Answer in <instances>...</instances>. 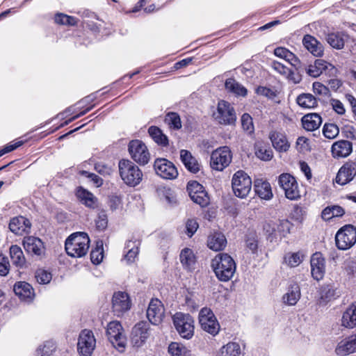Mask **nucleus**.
Returning <instances> with one entry per match:
<instances>
[{
    "mask_svg": "<svg viewBox=\"0 0 356 356\" xmlns=\"http://www.w3.org/2000/svg\"><path fill=\"white\" fill-rule=\"evenodd\" d=\"M168 352L171 356H189V350L182 344L171 343L168 347Z\"/></svg>",
    "mask_w": 356,
    "mask_h": 356,
    "instance_id": "nucleus-47",
    "label": "nucleus"
},
{
    "mask_svg": "<svg viewBox=\"0 0 356 356\" xmlns=\"http://www.w3.org/2000/svg\"><path fill=\"white\" fill-rule=\"evenodd\" d=\"M22 144V141H17L13 144L6 145L3 149H0V157L6 153H8L17 149V147H20Z\"/></svg>",
    "mask_w": 356,
    "mask_h": 356,
    "instance_id": "nucleus-63",
    "label": "nucleus"
},
{
    "mask_svg": "<svg viewBox=\"0 0 356 356\" xmlns=\"http://www.w3.org/2000/svg\"><path fill=\"white\" fill-rule=\"evenodd\" d=\"M165 309L162 302L157 298L152 299L147 309V317L152 325H159L164 317Z\"/></svg>",
    "mask_w": 356,
    "mask_h": 356,
    "instance_id": "nucleus-17",
    "label": "nucleus"
},
{
    "mask_svg": "<svg viewBox=\"0 0 356 356\" xmlns=\"http://www.w3.org/2000/svg\"><path fill=\"white\" fill-rule=\"evenodd\" d=\"M35 278L37 282L41 284H47L51 280L52 276L51 273L44 270L38 269L35 272Z\"/></svg>",
    "mask_w": 356,
    "mask_h": 356,
    "instance_id": "nucleus-52",
    "label": "nucleus"
},
{
    "mask_svg": "<svg viewBox=\"0 0 356 356\" xmlns=\"http://www.w3.org/2000/svg\"><path fill=\"white\" fill-rule=\"evenodd\" d=\"M10 270V263L8 257L0 252V275L6 276Z\"/></svg>",
    "mask_w": 356,
    "mask_h": 356,
    "instance_id": "nucleus-59",
    "label": "nucleus"
},
{
    "mask_svg": "<svg viewBox=\"0 0 356 356\" xmlns=\"http://www.w3.org/2000/svg\"><path fill=\"white\" fill-rule=\"evenodd\" d=\"M305 254L302 252H289L284 256L285 264L291 268L299 266L303 261Z\"/></svg>",
    "mask_w": 356,
    "mask_h": 356,
    "instance_id": "nucleus-44",
    "label": "nucleus"
},
{
    "mask_svg": "<svg viewBox=\"0 0 356 356\" xmlns=\"http://www.w3.org/2000/svg\"><path fill=\"white\" fill-rule=\"evenodd\" d=\"M300 298V289L298 284H291L283 297V302L290 306L295 305Z\"/></svg>",
    "mask_w": 356,
    "mask_h": 356,
    "instance_id": "nucleus-35",
    "label": "nucleus"
},
{
    "mask_svg": "<svg viewBox=\"0 0 356 356\" xmlns=\"http://www.w3.org/2000/svg\"><path fill=\"white\" fill-rule=\"evenodd\" d=\"M304 47L314 56L320 57L323 54V46L314 36L306 35L302 39Z\"/></svg>",
    "mask_w": 356,
    "mask_h": 356,
    "instance_id": "nucleus-27",
    "label": "nucleus"
},
{
    "mask_svg": "<svg viewBox=\"0 0 356 356\" xmlns=\"http://www.w3.org/2000/svg\"><path fill=\"white\" fill-rule=\"evenodd\" d=\"M165 121L171 129H179L181 127L180 117L176 113H168L165 116Z\"/></svg>",
    "mask_w": 356,
    "mask_h": 356,
    "instance_id": "nucleus-49",
    "label": "nucleus"
},
{
    "mask_svg": "<svg viewBox=\"0 0 356 356\" xmlns=\"http://www.w3.org/2000/svg\"><path fill=\"white\" fill-rule=\"evenodd\" d=\"M322 124V119L319 114L313 113L305 115L302 118L303 128L309 131L316 130Z\"/></svg>",
    "mask_w": 356,
    "mask_h": 356,
    "instance_id": "nucleus-28",
    "label": "nucleus"
},
{
    "mask_svg": "<svg viewBox=\"0 0 356 356\" xmlns=\"http://www.w3.org/2000/svg\"><path fill=\"white\" fill-rule=\"evenodd\" d=\"M335 242L339 250L350 248L356 243V228L351 225L342 227L336 234Z\"/></svg>",
    "mask_w": 356,
    "mask_h": 356,
    "instance_id": "nucleus-8",
    "label": "nucleus"
},
{
    "mask_svg": "<svg viewBox=\"0 0 356 356\" xmlns=\"http://www.w3.org/2000/svg\"><path fill=\"white\" fill-rule=\"evenodd\" d=\"M355 175L356 164L346 163L339 169L336 177V182L341 186L345 185L352 181Z\"/></svg>",
    "mask_w": 356,
    "mask_h": 356,
    "instance_id": "nucleus-22",
    "label": "nucleus"
},
{
    "mask_svg": "<svg viewBox=\"0 0 356 356\" xmlns=\"http://www.w3.org/2000/svg\"><path fill=\"white\" fill-rule=\"evenodd\" d=\"M256 156L263 161H269L271 159L273 154L270 150L260 147L255 151Z\"/></svg>",
    "mask_w": 356,
    "mask_h": 356,
    "instance_id": "nucleus-61",
    "label": "nucleus"
},
{
    "mask_svg": "<svg viewBox=\"0 0 356 356\" xmlns=\"http://www.w3.org/2000/svg\"><path fill=\"white\" fill-rule=\"evenodd\" d=\"M269 138L273 147L280 152H286L290 147L286 136L282 131H271L269 134Z\"/></svg>",
    "mask_w": 356,
    "mask_h": 356,
    "instance_id": "nucleus-24",
    "label": "nucleus"
},
{
    "mask_svg": "<svg viewBox=\"0 0 356 356\" xmlns=\"http://www.w3.org/2000/svg\"><path fill=\"white\" fill-rule=\"evenodd\" d=\"M199 225L197 221L194 219H189L186 223V234L188 236L191 237L197 231Z\"/></svg>",
    "mask_w": 356,
    "mask_h": 356,
    "instance_id": "nucleus-62",
    "label": "nucleus"
},
{
    "mask_svg": "<svg viewBox=\"0 0 356 356\" xmlns=\"http://www.w3.org/2000/svg\"><path fill=\"white\" fill-rule=\"evenodd\" d=\"M76 196L80 202L89 208L94 209L97 206V199L90 192L79 188Z\"/></svg>",
    "mask_w": 356,
    "mask_h": 356,
    "instance_id": "nucleus-36",
    "label": "nucleus"
},
{
    "mask_svg": "<svg viewBox=\"0 0 356 356\" xmlns=\"http://www.w3.org/2000/svg\"><path fill=\"white\" fill-rule=\"evenodd\" d=\"M241 353V346L238 343L229 342L220 348L219 356H239Z\"/></svg>",
    "mask_w": 356,
    "mask_h": 356,
    "instance_id": "nucleus-43",
    "label": "nucleus"
},
{
    "mask_svg": "<svg viewBox=\"0 0 356 356\" xmlns=\"http://www.w3.org/2000/svg\"><path fill=\"white\" fill-rule=\"evenodd\" d=\"M90 239L87 234L76 232L71 234L65 241L67 254L74 258L85 256L89 249Z\"/></svg>",
    "mask_w": 356,
    "mask_h": 356,
    "instance_id": "nucleus-2",
    "label": "nucleus"
},
{
    "mask_svg": "<svg viewBox=\"0 0 356 356\" xmlns=\"http://www.w3.org/2000/svg\"><path fill=\"white\" fill-rule=\"evenodd\" d=\"M256 92L261 96L273 99L276 97V92L268 88L259 86L256 89Z\"/></svg>",
    "mask_w": 356,
    "mask_h": 356,
    "instance_id": "nucleus-60",
    "label": "nucleus"
},
{
    "mask_svg": "<svg viewBox=\"0 0 356 356\" xmlns=\"http://www.w3.org/2000/svg\"><path fill=\"white\" fill-rule=\"evenodd\" d=\"M199 322L201 328L213 336H216L220 331V325L213 313L208 307L202 308L199 313Z\"/></svg>",
    "mask_w": 356,
    "mask_h": 356,
    "instance_id": "nucleus-10",
    "label": "nucleus"
},
{
    "mask_svg": "<svg viewBox=\"0 0 356 356\" xmlns=\"http://www.w3.org/2000/svg\"><path fill=\"white\" fill-rule=\"evenodd\" d=\"M241 120L243 130L248 131L250 134L252 133L254 125L252 117L248 113H243Z\"/></svg>",
    "mask_w": 356,
    "mask_h": 356,
    "instance_id": "nucleus-55",
    "label": "nucleus"
},
{
    "mask_svg": "<svg viewBox=\"0 0 356 356\" xmlns=\"http://www.w3.org/2000/svg\"><path fill=\"white\" fill-rule=\"evenodd\" d=\"M274 54L276 56L285 60L292 65H296L298 61L296 56L290 51L284 47H277L274 50Z\"/></svg>",
    "mask_w": 356,
    "mask_h": 356,
    "instance_id": "nucleus-45",
    "label": "nucleus"
},
{
    "mask_svg": "<svg viewBox=\"0 0 356 356\" xmlns=\"http://www.w3.org/2000/svg\"><path fill=\"white\" fill-rule=\"evenodd\" d=\"M10 256L13 264L18 267H22L26 263V259L20 247L13 245L10 248Z\"/></svg>",
    "mask_w": 356,
    "mask_h": 356,
    "instance_id": "nucleus-39",
    "label": "nucleus"
},
{
    "mask_svg": "<svg viewBox=\"0 0 356 356\" xmlns=\"http://www.w3.org/2000/svg\"><path fill=\"white\" fill-rule=\"evenodd\" d=\"M337 355L345 356L356 352V333L341 340L335 348Z\"/></svg>",
    "mask_w": 356,
    "mask_h": 356,
    "instance_id": "nucleus-21",
    "label": "nucleus"
},
{
    "mask_svg": "<svg viewBox=\"0 0 356 356\" xmlns=\"http://www.w3.org/2000/svg\"><path fill=\"white\" fill-rule=\"evenodd\" d=\"M213 118L220 124L232 125L236 120V114L230 103L220 100L218 102L216 111L213 113Z\"/></svg>",
    "mask_w": 356,
    "mask_h": 356,
    "instance_id": "nucleus-5",
    "label": "nucleus"
},
{
    "mask_svg": "<svg viewBox=\"0 0 356 356\" xmlns=\"http://www.w3.org/2000/svg\"><path fill=\"white\" fill-rule=\"evenodd\" d=\"M225 88L227 91L234 94L238 97H245L248 90L234 79H227L225 83Z\"/></svg>",
    "mask_w": 356,
    "mask_h": 356,
    "instance_id": "nucleus-37",
    "label": "nucleus"
},
{
    "mask_svg": "<svg viewBox=\"0 0 356 356\" xmlns=\"http://www.w3.org/2000/svg\"><path fill=\"white\" fill-rule=\"evenodd\" d=\"M232 186L236 197L245 198L251 191L252 180L247 173L239 170L235 172L232 177Z\"/></svg>",
    "mask_w": 356,
    "mask_h": 356,
    "instance_id": "nucleus-7",
    "label": "nucleus"
},
{
    "mask_svg": "<svg viewBox=\"0 0 356 356\" xmlns=\"http://www.w3.org/2000/svg\"><path fill=\"white\" fill-rule=\"evenodd\" d=\"M232 159L230 149L227 146L220 147L211 153L210 165L213 170L222 171L229 165Z\"/></svg>",
    "mask_w": 356,
    "mask_h": 356,
    "instance_id": "nucleus-9",
    "label": "nucleus"
},
{
    "mask_svg": "<svg viewBox=\"0 0 356 356\" xmlns=\"http://www.w3.org/2000/svg\"><path fill=\"white\" fill-rule=\"evenodd\" d=\"M154 168L156 173L166 179H173L178 175L175 165L165 159H157L154 161Z\"/></svg>",
    "mask_w": 356,
    "mask_h": 356,
    "instance_id": "nucleus-16",
    "label": "nucleus"
},
{
    "mask_svg": "<svg viewBox=\"0 0 356 356\" xmlns=\"http://www.w3.org/2000/svg\"><path fill=\"white\" fill-rule=\"evenodd\" d=\"M323 133L325 137L332 139L338 135L339 129L334 124H325L323 129Z\"/></svg>",
    "mask_w": 356,
    "mask_h": 356,
    "instance_id": "nucleus-53",
    "label": "nucleus"
},
{
    "mask_svg": "<svg viewBox=\"0 0 356 356\" xmlns=\"http://www.w3.org/2000/svg\"><path fill=\"white\" fill-rule=\"evenodd\" d=\"M13 291L15 295L22 300H31L34 296L33 287L26 282L15 283Z\"/></svg>",
    "mask_w": 356,
    "mask_h": 356,
    "instance_id": "nucleus-29",
    "label": "nucleus"
},
{
    "mask_svg": "<svg viewBox=\"0 0 356 356\" xmlns=\"http://www.w3.org/2000/svg\"><path fill=\"white\" fill-rule=\"evenodd\" d=\"M55 22L59 24L74 26L76 24L77 19L63 13H58L55 16Z\"/></svg>",
    "mask_w": 356,
    "mask_h": 356,
    "instance_id": "nucleus-50",
    "label": "nucleus"
},
{
    "mask_svg": "<svg viewBox=\"0 0 356 356\" xmlns=\"http://www.w3.org/2000/svg\"><path fill=\"white\" fill-rule=\"evenodd\" d=\"M55 347L53 342L47 341L36 350L37 356H51Z\"/></svg>",
    "mask_w": 356,
    "mask_h": 356,
    "instance_id": "nucleus-51",
    "label": "nucleus"
},
{
    "mask_svg": "<svg viewBox=\"0 0 356 356\" xmlns=\"http://www.w3.org/2000/svg\"><path fill=\"white\" fill-rule=\"evenodd\" d=\"M335 71V67L331 63L323 59H316L313 65L308 66L307 73L311 76L318 77L323 72L333 74Z\"/></svg>",
    "mask_w": 356,
    "mask_h": 356,
    "instance_id": "nucleus-19",
    "label": "nucleus"
},
{
    "mask_svg": "<svg viewBox=\"0 0 356 356\" xmlns=\"http://www.w3.org/2000/svg\"><path fill=\"white\" fill-rule=\"evenodd\" d=\"M313 90L316 95L324 97L330 96L329 88L320 82H314L313 83Z\"/></svg>",
    "mask_w": 356,
    "mask_h": 356,
    "instance_id": "nucleus-58",
    "label": "nucleus"
},
{
    "mask_svg": "<svg viewBox=\"0 0 356 356\" xmlns=\"http://www.w3.org/2000/svg\"><path fill=\"white\" fill-rule=\"evenodd\" d=\"M263 230L268 240L273 241L277 238L276 230V222H265L263 225Z\"/></svg>",
    "mask_w": 356,
    "mask_h": 356,
    "instance_id": "nucleus-46",
    "label": "nucleus"
},
{
    "mask_svg": "<svg viewBox=\"0 0 356 356\" xmlns=\"http://www.w3.org/2000/svg\"><path fill=\"white\" fill-rule=\"evenodd\" d=\"M311 273L314 279L319 281L325 275V259L319 252L314 253L311 258Z\"/></svg>",
    "mask_w": 356,
    "mask_h": 356,
    "instance_id": "nucleus-23",
    "label": "nucleus"
},
{
    "mask_svg": "<svg viewBox=\"0 0 356 356\" xmlns=\"http://www.w3.org/2000/svg\"><path fill=\"white\" fill-rule=\"evenodd\" d=\"M23 247L29 254L40 256L44 252L43 242L38 237L29 236L23 239Z\"/></svg>",
    "mask_w": 356,
    "mask_h": 356,
    "instance_id": "nucleus-20",
    "label": "nucleus"
},
{
    "mask_svg": "<svg viewBox=\"0 0 356 356\" xmlns=\"http://www.w3.org/2000/svg\"><path fill=\"white\" fill-rule=\"evenodd\" d=\"M148 133L153 140L159 145L165 147L168 145V138L157 127L152 126L148 129Z\"/></svg>",
    "mask_w": 356,
    "mask_h": 356,
    "instance_id": "nucleus-40",
    "label": "nucleus"
},
{
    "mask_svg": "<svg viewBox=\"0 0 356 356\" xmlns=\"http://www.w3.org/2000/svg\"><path fill=\"white\" fill-rule=\"evenodd\" d=\"M272 67L280 74L286 76L288 79H290V76L292 75L291 70L280 62L273 61L272 63Z\"/></svg>",
    "mask_w": 356,
    "mask_h": 356,
    "instance_id": "nucleus-57",
    "label": "nucleus"
},
{
    "mask_svg": "<svg viewBox=\"0 0 356 356\" xmlns=\"http://www.w3.org/2000/svg\"><path fill=\"white\" fill-rule=\"evenodd\" d=\"M118 168L121 179L128 186H136L143 179V175L140 169L129 160H120Z\"/></svg>",
    "mask_w": 356,
    "mask_h": 356,
    "instance_id": "nucleus-3",
    "label": "nucleus"
},
{
    "mask_svg": "<svg viewBox=\"0 0 356 356\" xmlns=\"http://www.w3.org/2000/svg\"><path fill=\"white\" fill-rule=\"evenodd\" d=\"M179 257L181 263L186 269L191 270L195 268L196 259L193 251L191 249H184L181 252Z\"/></svg>",
    "mask_w": 356,
    "mask_h": 356,
    "instance_id": "nucleus-38",
    "label": "nucleus"
},
{
    "mask_svg": "<svg viewBox=\"0 0 356 356\" xmlns=\"http://www.w3.org/2000/svg\"><path fill=\"white\" fill-rule=\"evenodd\" d=\"M149 324L147 322L140 321L132 329L131 343L134 346H141L149 337Z\"/></svg>",
    "mask_w": 356,
    "mask_h": 356,
    "instance_id": "nucleus-18",
    "label": "nucleus"
},
{
    "mask_svg": "<svg viewBox=\"0 0 356 356\" xmlns=\"http://www.w3.org/2000/svg\"><path fill=\"white\" fill-rule=\"evenodd\" d=\"M95 168L97 172L104 176L109 175L112 172V169L111 167L102 163L96 164Z\"/></svg>",
    "mask_w": 356,
    "mask_h": 356,
    "instance_id": "nucleus-64",
    "label": "nucleus"
},
{
    "mask_svg": "<svg viewBox=\"0 0 356 356\" xmlns=\"http://www.w3.org/2000/svg\"><path fill=\"white\" fill-rule=\"evenodd\" d=\"M96 345V340L92 331L83 330L79 334L77 348L81 356H90Z\"/></svg>",
    "mask_w": 356,
    "mask_h": 356,
    "instance_id": "nucleus-13",
    "label": "nucleus"
},
{
    "mask_svg": "<svg viewBox=\"0 0 356 356\" xmlns=\"http://www.w3.org/2000/svg\"><path fill=\"white\" fill-rule=\"evenodd\" d=\"M97 229L102 231L107 227L108 218L105 211H100L98 214L97 218L95 220Z\"/></svg>",
    "mask_w": 356,
    "mask_h": 356,
    "instance_id": "nucleus-56",
    "label": "nucleus"
},
{
    "mask_svg": "<svg viewBox=\"0 0 356 356\" xmlns=\"http://www.w3.org/2000/svg\"><path fill=\"white\" fill-rule=\"evenodd\" d=\"M131 300L126 292L118 291L114 293L112 298V309L117 316H122L131 308Z\"/></svg>",
    "mask_w": 356,
    "mask_h": 356,
    "instance_id": "nucleus-15",
    "label": "nucleus"
},
{
    "mask_svg": "<svg viewBox=\"0 0 356 356\" xmlns=\"http://www.w3.org/2000/svg\"><path fill=\"white\" fill-rule=\"evenodd\" d=\"M352 143L348 140H339L332 146V153L334 158L346 157L352 152Z\"/></svg>",
    "mask_w": 356,
    "mask_h": 356,
    "instance_id": "nucleus-26",
    "label": "nucleus"
},
{
    "mask_svg": "<svg viewBox=\"0 0 356 356\" xmlns=\"http://www.w3.org/2000/svg\"><path fill=\"white\" fill-rule=\"evenodd\" d=\"M348 38V35L343 33H331L327 35L326 41L332 47L337 49H341L343 48Z\"/></svg>",
    "mask_w": 356,
    "mask_h": 356,
    "instance_id": "nucleus-34",
    "label": "nucleus"
},
{
    "mask_svg": "<svg viewBox=\"0 0 356 356\" xmlns=\"http://www.w3.org/2000/svg\"><path fill=\"white\" fill-rule=\"evenodd\" d=\"M341 325L349 329L356 327V302L352 304L343 314Z\"/></svg>",
    "mask_w": 356,
    "mask_h": 356,
    "instance_id": "nucleus-32",
    "label": "nucleus"
},
{
    "mask_svg": "<svg viewBox=\"0 0 356 356\" xmlns=\"http://www.w3.org/2000/svg\"><path fill=\"white\" fill-rule=\"evenodd\" d=\"M297 104L304 108H312L317 106V100L312 94L302 93L296 99Z\"/></svg>",
    "mask_w": 356,
    "mask_h": 356,
    "instance_id": "nucleus-42",
    "label": "nucleus"
},
{
    "mask_svg": "<svg viewBox=\"0 0 356 356\" xmlns=\"http://www.w3.org/2000/svg\"><path fill=\"white\" fill-rule=\"evenodd\" d=\"M139 245L140 242L136 241H129L126 243L125 248H127L128 251L124 257V260L126 261L127 264H131L135 261V259L139 252Z\"/></svg>",
    "mask_w": 356,
    "mask_h": 356,
    "instance_id": "nucleus-41",
    "label": "nucleus"
},
{
    "mask_svg": "<svg viewBox=\"0 0 356 356\" xmlns=\"http://www.w3.org/2000/svg\"><path fill=\"white\" fill-rule=\"evenodd\" d=\"M103 257V242L102 241H97L96 248L94 250H92L90 252L91 261L94 264H99L102 261Z\"/></svg>",
    "mask_w": 356,
    "mask_h": 356,
    "instance_id": "nucleus-48",
    "label": "nucleus"
},
{
    "mask_svg": "<svg viewBox=\"0 0 356 356\" xmlns=\"http://www.w3.org/2000/svg\"><path fill=\"white\" fill-rule=\"evenodd\" d=\"M226 245V238L222 233L214 232L209 236L207 240V246L213 251H220L225 248Z\"/></svg>",
    "mask_w": 356,
    "mask_h": 356,
    "instance_id": "nucleus-30",
    "label": "nucleus"
},
{
    "mask_svg": "<svg viewBox=\"0 0 356 356\" xmlns=\"http://www.w3.org/2000/svg\"><path fill=\"white\" fill-rule=\"evenodd\" d=\"M187 191L191 199L201 207L207 206L209 202L207 193L202 185L196 181H191L188 183Z\"/></svg>",
    "mask_w": 356,
    "mask_h": 356,
    "instance_id": "nucleus-14",
    "label": "nucleus"
},
{
    "mask_svg": "<svg viewBox=\"0 0 356 356\" xmlns=\"http://www.w3.org/2000/svg\"><path fill=\"white\" fill-rule=\"evenodd\" d=\"M279 186L284 191L285 196L290 200H296L300 197L298 184L295 177L289 173L279 176Z\"/></svg>",
    "mask_w": 356,
    "mask_h": 356,
    "instance_id": "nucleus-11",
    "label": "nucleus"
},
{
    "mask_svg": "<svg viewBox=\"0 0 356 356\" xmlns=\"http://www.w3.org/2000/svg\"><path fill=\"white\" fill-rule=\"evenodd\" d=\"M180 158L185 167L190 172L196 173L200 170V164L189 151L181 149L180 151Z\"/></svg>",
    "mask_w": 356,
    "mask_h": 356,
    "instance_id": "nucleus-31",
    "label": "nucleus"
},
{
    "mask_svg": "<svg viewBox=\"0 0 356 356\" xmlns=\"http://www.w3.org/2000/svg\"><path fill=\"white\" fill-rule=\"evenodd\" d=\"M129 152L131 158L140 165H145L149 160V153L141 140H131L129 144Z\"/></svg>",
    "mask_w": 356,
    "mask_h": 356,
    "instance_id": "nucleus-12",
    "label": "nucleus"
},
{
    "mask_svg": "<svg viewBox=\"0 0 356 356\" xmlns=\"http://www.w3.org/2000/svg\"><path fill=\"white\" fill-rule=\"evenodd\" d=\"M255 193L261 199L270 200L273 197L270 184L263 179H257L254 184Z\"/></svg>",
    "mask_w": 356,
    "mask_h": 356,
    "instance_id": "nucleus-33",
    "label": "nucleus"
},
{
    "mask_svg": "<svg viewBox=\"0 0 356 356\" xmlns=\"http://www.w3.org/2000/svg\"><path fill=\"white\" fill-rule=\"evenodd\" d=\"M106 334L108 340L119 352L123 353L127 344V339L120 322L111 321L107 325Z\"/></svg>",
    "mask_w": 356,
    "mask_h": 356,
    "instance_id": "nucleus-6",
    "label": "nucleus"
},
{
    "mask_svg": "<svg viewBox=\"0 0 356 356\" xmlns=\"http://www.w3.org/2000/svg\"><path fill=\"white\" fill-rule=\"evenodd\" d=\"M30 221L23 217L18 216L13 218L9 224L10 231L15 234L22 235L23 234L29 232L31 229Z\"/></svg>",
    "mask_w": 356,
    "mask_h": 356,
    "instance_id": "nucleus-25",
    "label": "nucleus"
},
{
    "mask_svg": "<svg viewBox=\"0 0 356 356\" xmlns=\"http://www.w3.org/2000/svg\"><path fill=\"white\" fill-rule=\"evenodd\" d=\"M211 267L217 278L222 282L230 280L236 272L234 260L226 253L218 254L211 260Z\"/></svg>",
    "mask_w": 356,
    "mask_h": 356,
    "instance_id": "nucleus-1",
    "label": "nucleus"
},
{
    "mask_svg": "<svg viewBox=\"0 0 356 356\" xmlns=\"http://www.w3.org/2000/svg\"><path fill=\"white\" fill-rule=\"evenodd\" d=\"M290 222L288 220H280L276 222L277 238L285 236L289 232Z\"/></svg>",
    "mask_w": 356,
    "mask_h": 356,
    "instance_id": "nucleus-54",
    "label": "nucleus"
},
{
    "mask_svg": "<svg viewBox=\"0 0 356 356\" xmlns=\"http://www.w3.org/2000/svg\"><path fill=\"white\" fill-rule=\"evenodd\" d=\"M175 329L184 339H190L194 334V320L188 314L177 312L172 316Z\"/></svg>",
    "mask_w": 356,
    "mask_h": 356,
    "instance_id": "nucleus-4",
    "label": "nucleus"
}]
</instances>
